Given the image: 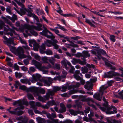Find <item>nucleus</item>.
I'll return each instance as SVG.
<instances>
[{
    "label": "nucleus",
    "mask_w": 123,
    "mask_h": 123,
    "mask_svg": "<svg viewBox=\"0 0 123 123\" xmlns=\"http://www.w3.org/2000/svg\"><path fill=\"white\" fill-rule=\"evenodd\" d=\"M25 26L27 29V30L25 31L26 34L23 33V34L25 37H27L28 36H31V35L34 36H37L38 34L36 32L34 31V30L39 31L43 30L42 28V25L40 24H39L37 26L28 25H25Z\"/></svg>",
    "instance_id": "obj_1"
},
{
    "label": "nucleus",
    "mask_w": 123,
    "mask_h": 123,
    "mask_svg": "<svg viewBox=\"0 0 123 123\" xmlns=\"http://www.w3.org/2000/svg\"><path fill=\"white\" fill-rule=\"evenodd\" d=\"M17 104H18V106H20L19 107H17L15 108L14 111H11L9 110V112L11 114L19 116L22 115L24 113L23 111L20 110V109H24L25 107L23 105H25L27 106L28 105V103L27 101L24 100L21 101L20 100L15 101L13 103V105L14 106L16 105Z\"/></svg>",
    "instance_id": "obj_2"
},
{
    "label": "nucleus",
    "mask_w": 123,
    "mask_h": 123,
    "mask_svg": "<svg viewBox=\"0 0 123 123\" xmlns=\"http://www.w3.org/2000/svg\"><path fill=\"white\" fill-rule=\"evenodd\" d=\"M2 18L4 19L5 23L8 24L12 28V29H11L9 28V26L7 25L8 27H7L8 28L7 29L4 26H3L4 28V31L6 32V34L8 35H10L11 36H12L13 34L15 35H16L17 33L14 30H16L17 28L13 26V25L10 21L7 18L5 17H2Z\"/></svg>",
    "instance_id": "obj_3"
},
{
    "label": "nucleus",
    "mask_w": 123,
    "mask_h": 123,
    "mask_svg": "<svg viewBox=\"0 0 123 123\" xmlns=\"http://www.w3.org/2000/svg\"><path fill=\"white\" fill-rule=\"evenodd\" d=\"M103 107H100L99 109L103 111H105L106 113L107 114H113L114 113H117V112L116 108L113 109V111H111V108L108 105L107 103L106 104H103Z\"/></svg>",
    "instance_id": "obj_4"
},
{
    "label": "nucleus",
    "mask_w": 123,
    "mask_h": 123,
    "mask_svg": "<svg viewBox=\"0 0 123 123\" xmlns=\"http://www.w3.org/2000/svg\"><path fill=\"white\" fill-rule=\"evenodd\" d=\"M62 63L64 65L65 68L67 70H68L70 67L71 69L69 71V72L71 73H74L75 70V68L71 65V63L67 61H62Z\"/></svg>",
    "instance_id": "obj_5"
},
{
    "label": "nucleus",
    "mask_w": 123,
    "mask_h": 123,
    "mask_svg": "<svg viewBox=\"0 0 123 123\" xmlns=\"http://www.w3.org/2000/svg\"><path fill=\"white\" fill-rule=\"evenodd\" d=\"M40 34L45 36L48 38L51 39V40L54 39L55 38V37L52 33L46 28L43 30L42 32H40Z\"/></svg>",
    "instance_id": "obj_6"
},
{
    "label": "nucleus",
    "mask_w": 123,
    "mask_h": 123,
    "mask_svg": "<svg viewBox=\"0 0 123 123\" xmlns=\"http://www.w3.org/2000/svg\"><path fill=\"white\" fill-rule=\"evenodd\" d=\"M61 88L60 87L54 86L53 88V91H49L47 93H46L44 97L47 100H49L50 96H53L54 94V92H56L57 91L61 90Z\"/></svg>",
    "instance_id": "obj_7"
},
{
    "label": "nucleus",
    "mask_w": 123,
    "mask_h": 123,
    "mask_svg": "<svg viewBox=\"0 0 123 123\" xmlns=\"http://www.w3.org/2000/svg\"><path fill=\"white\" fill-rule=\"evenodd\" d=\"M24 51L21 47H18L16 50V53L20 58H24L26 55L24 54Z\"/></svg>",
    "instance_id": "obj_8"
},
{
    "label": "nucleus",
    "mask_w": 123,
    "mask_h": 123,
    "mask_svg": "<svg viewBox=\"0 0 123 123\" xmlns=\"http://www.w3.org/2000/svg\"><path fill=\"white\" fill-rule=\"evenodd\" d=\"M119 75L118 73L115 72L113 71H109L107 73H105L104 75L105 78H111L113 77Z\"/></svg>",
    "instance_id": "obj_9"
},
{
    "label": "nucleus",
    "mask_w": 123,
    "mask_h": 123,
    "mask_svg": "<svg viewBox=\"0 0 123 123\" xmlns=\"http://www.w3.org/2000/svg\"><path fill=\"white\" fill-rule=\"evenodd\" d=\"M22 4L23 5V6H19L21 7V8H20V12L21 13L22 15H24L26 11H27L28 12V16L30 17H33L34 13L33 14L31 11L29 10H27L24 7V5L23 4Z\"/></svg>",
    "instance_id": "obj_10"
},
{
    "label": "nucleus",
    "mask_w": 123,
    "mask_h": 123,
    "mask_svg": "<svg viewBox=\"0 0 123 123\" xmlns=\"http://www.w3.org/2000/svg\"><path fill=\"white\" fill-rule=\"evenodd\" d=\"M29 104L31 106V107L34 110V111L35 113L41 114V112L37 110V107L35 105V103L34 101H31L29 102Z\"/></svg>",
    "instance_id": "obj_11"
},
{
    "label": "nucleus",
    "mask_w": 123,
    "mask_h": 123,
    "mask_svg": "<svg viewBox=\"0 0 123 123\" xmlns=\"http://www.w3.org/2000/svg\"><path fill=\"white\" fill-rule=\"evenodd\" d=\"M80 75L81 76H83L82 74L80 73V71L79 70H76L73 75L74 78L78 80H81V79Z\"/></svg>",
    "instance_id": "obj_12"
},
{
    "label": "nucleus",
    "mask_w": 123,
    "mask_h": 123,
    "mask_svg": "<svg viewBox=\"0 0 123 123\" xmlns=\"http://www.w3.org/2000/svg\"><path fill=\"white\" fill-rule=\"evenodd\" d=\"M29 45L31 47H32L33 45V48L36 50L38 49L39 47V44L36 43L34 40H30L29 41Z\"/></svg>",
    "instance_id": "obj_13"
},
{
    "label": "nucleus",
    "mask_w": 123,
    "mask_h": 123,
    "mask_svg": "<svg viewBox=\"0 0 123 123\" xmlns=\"http://www.w3.org/2000/svg\"><path fill=\"white\" fill-rule=\"evenodd\" d=\"M41 76L39 74H36V75H32V78L31 81L33 83H34L36 81L40 80V78Z\"/></svg>",
    "instance_id": "obj_14"
},
{
    "label": "nucleus",
    "mask_w": 123,
    "mask_h": 123,
    "mask_svg": "<svg viewBox=\"0 0 123 123\" xmlns=\"http://www.w3.org/2000/svg\"><path fill=\"white\" fill-rule=\"evenodd\" d=\"M16 119L17 120H21L23 123H27L28 120V117L25 116H20L17 117Z\"/></svg>",
    "instance_id": "obj_15"
},
{
    "label": "nucleus",
    "mask_w": 123,
    "mask_h": 123,
    "mask_svg": "<svg viewBox=\"0 0 123 123\" xmlns=\"http://www.w3.org/2000/svg\"><path fill=\"white\" fill-rule=\"evenodd\" d=\"M53 80L50 77H49L47 79L45 80L44 81V84L48 86H49L52 84Z\"/></svg>",
    "instance_id": "obj_16"
},
{
    "label": "nucleus",
    "mask_w": 123,
    "mask_h": 123,
    "mask_svg": "<svg viewBox=\"0 0 123 123\" xmlns=\"http://www.w3.org/2000/svg\"><path fill=\"white\" fill-rule=\"evenodd\" d=\"M98 55L100 57H101V54H102L104 55H107L106 51L103 49H100L97 50Z\"/></svg>",
    "instance_id": "obj_17"
},
{
    "label": "nucleus",
    "mask_w": 123,
    "mask_h": 123,
    "mask_svg": "<svg viewBox=\"0 0 123 123\" xmlns=\"http://www.w3.org/2000/svg\"><path fill=\"white\" fill-rule=\"evenodd\" d=\"M40 52L42 54H44L45 50L46 49L45 45L44 43H43L40 46L39 45Z\"/></svg>",
    "instance_id": "obj_18"
},
{
    "label": "nucleus",
    "mask_w": 123,
    "mask_h": 123,
    "mask_svg": "<svg viewBox=\"0 0 123 123\" xmlns=\"http://www.w3.org/2000/svg\"><path fill=\"white\" fill-rule=\"evenodd\" d=\"M84 87L88 90H90L92 89V84L90 82L87 81L86 84L84 86Z\"/></svg>",
    "instance_id": "obj_19"
},
{
    "label": "nucleus",
    "mask_w": 123,
    "mask_h": 123,
    "mask_svg": "<svg viewBox=\"0 0 123 123\" xmlns=\"http://www.w3.org/2000/svg\"><path fill=\"white\" fill-rule=\"evenodd\" d=\"M86 100L87 101H88V104L89 105L92 106L93 108H94L95 109H96V108L95 105L92 104L90 103V102H91L92 103H93L94 102V101L92 98H86Z\"/></svg>",
    "instance_id": "obj_20"
},
{
    "label": "nucleus",
    "mask_w": 123,
    "mask_h": 123,
    "mask_svg": "<svg viewBox=\"0 0 123 123\" xmlns=\"http://www.w3.org/2000/svg\"><path fill=\"white\" fill-rule=\"evenodd\" d=\"M32 61L33 63L38 69L40 68L42 66V64L41 63L35 60H33Z\"/></svg>",
    "instance_id": "obj_21"
},
{
    "label": "nucleus",
    "mask_w": 123,
    "mask_h": 123,
    "mask_svg": "<svg viewBox=\"0 0 123 123\" xmlns=\"http://www.w3.org/2000/svg\"><path fill=\"white\" fill-rule=\"evenodd\" d=\"M82 57L85 59L87 57H89L90 55L89 53V52L88 51H84L82 52Z\"/></svg>",
    "instance_id": "obj_22"
},
{
    "label": "nucleus",
    "mask_w": 123,
    "mask_h": 123,
    "mask_svg": "<svg viewBox=\"0 0 123 123\" xmlns=\"http://www.w3.org/2000/svg\"><path fill=\"white\" fill-rule=\"evenodd\" d=\"M16 25L17 27H19V28L21 31L23 30L25 28V26L23 25H20L19 21H18L16 23Z\"/></svg>",
    "instance_id": "obj_23"
},
{
    "label": "nucleus",
    "mask_w": 123,
    "mask_h": 123,
    "mask_svg": "<svg viewBox=\"0 0 123 123\" xmlns=\"http://www.w3.org/2000/svg\"><path fill=\"white\" fill-rule=\"evenodd\" d=\"M52 45L54 47V49H57L59 48V46L56 44L58 42V41L56 39H53Z\"/></svg>",
    "instance_id": "obj_24"
},
{
    "label": "nucleus",
    "mask_w": 123,
    "mask_h": 123,
    "mask_svg": "<svg viewBox=\"0 0 123 123\" xmlns=\"http://www.w3.org/2000/svg\"><path fill=\"white\" fill-rule=\"evenodd\" d=\"M52 41L49 40H47L46 41H45L44 42V43L45 45L48 47H51L52 46V45L53 40Z\"/></svg>",
    "instance_id": "obj_25"
},
{
    "label": "nucleus",
    "mask_w": 123,
    "mask_h": 123,
    "mask_svg": "<svg viewBox=\"0 0 123 123\" xmlns=\"http://www.w3.org/2000/svg\"><path fill=\"white\" fill-rule=\"evenodd\" d=\"M108 87V86H102L100 87V92L102 96L104 92V90L107 88Z\"/></svg>",
    "instance_id": "obj_26"
},
{
    "label": "nucleus",
    "mask_w": 123,
    "mask_h": 123,
    "mask_svg": "<svg viewBox=\"0 0 123 123\" xmlns=\"http://www.w3.org/2000/svg\"><path fill=\"white\" fill-rule=\"evenodd\" d=\"M60 106L61 108L59 110L60 112L62 113L65 112L66 111V108L64 105L63 104H61Z\"/></svg>",
    "instance_id": "obj_27"
},
{
    "label": "nucleus",
    "mask_w": 123,
    "mask_h": 123,
    "mask_svg": "<svg viewBox=\"0 0 123 123\" xmlns=\"http://www.w3.org/2000/svg\"><path fill=\"white\" fill-rule=\"evenodd\" d=\"M101 94L100 93H96L95 94L93 95V97L98 100L99 101H100L102 98V97L100 96V94Z\"/></svg>",
    "instance_id": "obj_28"
},
{
    "label": "nucleus",
    "mask_w": 123,
    "mask_h": 123,
    "mask_svg": "<svg viewBox=\"0 0 123 123\" xmlns=\"http://www.w3.org/2000/svg\"><path fill=\"white\" fill-rule=\"evenodd\" d=\"M51 66L49 64L46 67L45 66H41L40 68L38 69L40 71H43L45 69H48L49 68H51Z\"/></svg>",
    "instance_id": "obj_29"
},
{
    "label": "nucleus",
    "mask_w": 123,
    "mask_h": 123,
    "mask_svg": "<svg viewBox=\"0 0 123 123\" xmlns=\"http://www.w3.org/2000/svg\"><path fill=\"white\" fill-rule=\"evenodd\" d=\"M6 60L8 62V65L10 67H12L13 65L12 64V62H13L12 60L10 58L8 57H7L6 58Z\"/></svg>",
    "instance_id": "obj_30"
},
{
    "label": "nucleus",
    "mask_w": 123,
    "mask_h": 123,
    "mask_svg": "<svg viewBox=\"0 0 123 123\" xmlns=\"http://www.w3.org/2000/svg\"><path fill=\"white\" fill-rule=\"evenodd\" d=\"M36 120L38 123H45V119L40 117H38L36 118Z\"/></svg>",
    "instance_id": "obj_31"
},
{
    "label": "nucleus",
    "mask_w": 123,
    "mask_h": 123,
    "mask_svg": "<svg viewBox=\"0 0 123 123\" xmlns=\"http://www.w3.org/2000/svg\"><path fill=\"white\" fill-rule=\"evenodd\" d=\"M69 111L71 114L74 116L76 115L79 113L78 111H74L72 109L69 110Z\"/></svg>",
    "instance_id": "obj_32"
},
{
    "label": "nucleus",
    "mask_w": 123,
    "mask_h": 123,
    "mask_svg": "<svg viewBox=\"0 0 123 123\" xmlns=\"http://www.w3.org/2000/svg\"><path fill=\"white\" fill-rule=\"evenodd\" d=\"M68 89H72V90H71L70 91V93L71 94H73L76 93L77 91L76 90H74L73 88V86H68Z\"/></svg>",
    "instance_id": "obj_33"
},
{
    "label": "nucleus",
    "mask_w": 123,
    "mask_h": 123,
    "mask_svg": "<svg viewBox=\"0 0 123 123\" xmlns=\"http://www.w3.org/2000/svg\"><path fill=\"white\" fill-rule=\"evenodd\" d=\"M45 96V95L44 96V97L45 98V99L40 96H38V99L39 100L43 102H44L46 100V98L44 97V96Z\"/></svg>",
    "instance_id": "obj_34"
},
{
    "label": "nucleus",
    "mask_w": 123,
    "mask_h": 123,
    "mask_svg": "<svg viewBox=\"0 0 123 123\" xmlns=\"http://www.w3.org/2000/svg\"><path fill=\"white\" fill-rule=\"evenodd\" d=\"M29 90L32 92H35L37 94V95H38V93L37 92V88L35 87H33L29 89Z\"/></svg>",
    "instance_id": "obj_35"
},
{
    "label": "nucleus",
    "mask_w": 123,
    "mask_h": 123,
    "mask_svg": "<svg viewBox=\"0 0 123 123\" xmlns=\"http://www.w3.org/2000/svg\"><path fill=\"white\" fill-rule=\"evenodd\" d=\"M85 22L89 24L92 27L94 28H95L96 27L94 25L92 24L89 19H86Z\"/></svg>",
    "instance_id": "obj_36"
},
{
    "label": "nucleus",
    "mask_w": 123,
    "mask_h": 123,
    "mask_svg": "<svg viewBox=\"0 0 123 123\" xmlns=\"http://www.w3.org/2000/svg\"><path fill=\"white\" fill-rule=\"evenodd\" d=\"M13 38H10L8 39L6 41L7 45L8 44H13Z\"/></svg>",
    "instance_id": "obj_37"
},
{
    "label": "nucleus",
    "mask_w": 123,
    "mask_h": 123,
    "mask_svg": "<svg viewBox=\"0 0 123 123\" xmlns=\"http://www.w3.org/2000/svg\"><path fill=\"white\" fill-rule=\"evenodd\" d=\"M81 71L82 73L85 74L87 72L88 70L87 67H84L83 68H82Z\"/></svg>",
    "instance_id": "obj_38"
},
{
    "label": "nucleus",
    "mask_w": 123,
    "mask_h": 123,
    "mask_svg": "<svg viewBox=\"0 0 123 123\" xmlns=\"http://www.w3.org/2000/svg\"><path fill=\"white\" fill-rule=\"evenodd\" d=\"M79 59H77L76 58H73L71 61V62L73 64H75L79 62Z\"/></svg>",
    "instance_id": "obj_39"
},
{
    "label": "nucleus",
    "mask_w": 123,
    "mask_h": 123,
    "mask_svg": "<svg viewBox=\"0 0 123 123\" xmlns=\"http://www.w3.org/2000/svg\"><path fill=\"white\" fill-rule=\"evenodd\" d=\"M17 16L14 14L13 16L11 18V20H12L13 23H14L15 20H17Z\"/></svg>",
    "instance_id": "obj_40"
},
{
    "label": "nucleus",
    "mask_w": 123,
    "mask_h": 123,
    "mask_svg": "<svg viewBox=\"0 0 123 123\" xmlns=\"http://www.w3.org/2000/svg\"><path fill=\"white\" fill-rule=\"evenodd\" d=\"M44 53H45L48 55H52L53 53L52 51L49 49H47L46 51H44Z\"/></svg>",
    "instance_id": "obj_41"
},
{
    "label": "nucleus",
    "mask_w": 123,
    "mask_h": 123,
    "mask_svg": "<svg viewBox=\"0 0 123 123\" xmlns=\"http://www.w3.org/2000/svg\"><path fill=\"white\" fill-rule=\"evenodd\" d=\"M15 74L16 77L18 78H20L22 77V73H18L17 72H15Z\"/></svg>",
    "instance_id": "obj_42"
},
{
    "label": "nucleus",
    "mask_w": 123,
    "mask_h": 123,
    "mask_svg": "<svg viewBox=\"0 0 123 123\" xmlns=\"http://www.w3.org/2000/svg\"><path fill=\"white\" fill-rule=\"evenodd\" d=\"M9 48L10 51L12 53H16V47L10 46H9Z\"/></svg>",
    "instance_id": "obj_43"
},
{
    "label": "nucleus",
    "mask_w": 123,
    "mask_h": 123,
    "mask_svg": "<svg viewBox=\"0 0 123 123\" xmlns=\"http://www.w3.org/2000/svg\"><path fill=\"white\" fill-rule=\"evenodd\" d=\"M28 99L30 100H32L34 99V97L33 95L30 93H28L27 94Z\"/></svg>",
    "instance_id": "obj_44"
},
{
    "label": "nucleus",
    "mask_w": 123,
    "mask_h": 123,
    "mask_svg": "<svg viewBox=\"0 0 123 123\" xmlns=\"http://www.w3.org/2000/svg\"><path fill=\"white\" fill-rule=\"evenodd\" d=\"M74 55L77 57H82V53L78 52L76 54H74Z\"/></svg>",
    "instance_id": "obj_45"
},
{
    "label": "nucleus",
    "mask_w": 123,
    "mask_h": 123,
    "mask_svg": "<svg viewBox=\"0 0 123 123\" xmlns=\"http://www.w3.org/2000/svg\"><path fill=\"white\" fill-rule=\"evenodd\" d=\"M79 63L80 64L84 65L86 64V60L85 59H84L83 61H81L80 59L79 60Z\"/></svg>",
    "instance_id": "obj_46"
},
{
    "label": "nucleus",
    "mask_w": 123,
    "mask_h": 123,
    "mask_svg": "<svg viewBox=\"0 0 123 123\" xmlns=\"http://www.w3.org/2000/svg\"><path fill=\"white\" fill-rule=\"evenodd\" d=\"M49 62L53 65H54V63L55 61V60L54 58H52L51 59H49Z\"/></svg>",
    "instance_id": "obj_47"
},
{
    "label": "nucleus",
    "mask_w": 123,
    "mask_h": 123,
    "mask_svg": "<svg viewBox=\"0 0 123 123\" xmlns=\"http://www.w3.org/2000/svg\"><path fill=\"white\" fill-rule=\"evenodd\" d=\"M88 116L89 118L90 122H91L93 120V119L91 117L93 116V113H91L90 114H88Z\"/></svg>",
    "instance_id": "obj_48"
},
{
    "label": "nucleus",
    "mask_w": 123,
    "mask_h": 123,
    "mask_svg": "<svg viewBox=\"0 0 123 123\" xmlns=\"http://www.w3.org/2000/svg\"><path fill=\"white\" fill-rule=\"evenodd\" d=\"M4 26H6L7 27H8V26L7 25H6L5 23L3 22H1L0 23V30L2 29L3 27Z\"/></svg>",
    "instance_id": "obj_49"
},
{
    "label": "nucleus",
    "mask_w": 123,
    "mask_h": 123,
    "mask_svg": "<svg viewBox=\"0 0 123 123\" xmlns=\"http://www.w3.org/2000/svg\"><path fill=\"white\" fill-rule=\"evenodd\" d=\"M7 12L10 14H12V13L11 10V8L10 7H7L6 9Z\"/></svg>",
    "instance_id": "obj_50"
},
{
    "label": "nucleus",
    "mask_w": 123,
    "mask_h": 123,
    "mask_svg": "<svg viewBox=\"0 0 123 123\" xmlns=\"http://www.w3.org/2000/svg\"><path fill=\"white\" fill-rule=\"evenodd\" d=\"M19 89L23 91H25L26 89V87L24 85L21 86H19Z\"/></svg>",
    "instance_id": "obj_51"
},
{
    "label": "nucleus",
    "mask_w": 123,
    "mask_h": 123,
    "mask_svg": "<svg viewBox=\"0 0 123 123\" xmlns=\"http://www.w3.org/2000/svg\"><path fill=\"white\" fill-rule=\"evenodd\" d=\"M20 85V83L19 81H16L14 85V86L15 87V88L17 89L18 88V87Z\"/></svg>",
    "instance_id": "obj_52"
},
{
    "label": "nucleus",
    "mask_w": 123,
    "mask_h": 123,
    "mask_svg": "<svg viewBox=\"0 0 123 123\" xmlns=\"http://www.w3.org/2000/svg\"><path fill=\"white\" fill-rule=\"evenodd\" d=\"M110 39L111 41L113 42L115 41V37L113 35L110 36Z\"/></svg>",
    "instance_id": "obj_53"
},
{
    "label": "nucleus",
    "mask_w": 123,
    "mask_h": 123,
    "mask_svg": "<svg viewBox=\"0 0 123 123\" xmlns=\"http://www.w3.org/2000/svg\"><path fill=\"white\" fill-rule=\"evenodd\" d=\"M91 53L92 54L95 55L96 56H97L98 58L99 59H100V57L98 56V55L97 54V53L96 52L93 50H91Z\"/></svg>",
    "instance_id": "obj_54"
},
{
    "label": "nucleus",
    "mask_w": 123,
    "mask_h": 123,
    "mask_svg": "<svg viewBox=\"0 0 123 123\" xmlns=\"http://www.w3.org/2000/svg\"><path fill=\"white\" fill-rule=\"evenodd\" d=\"M39 92L42 94H44L45 93V91L44 89L41 88L39 90Z\"/></svg>",
    "instance_id": "obj_55"
},
{
    "label": "nucleus",
    "mask_w": 123,
    "mask_h": 123,
    "mask_svg": "<svg viewBox=\"0 0 123 123\" xmlns=\"http://www.w3.org/2000/svg\"><path fill=\"white\" fill-rule=\"evenodd\" d=\"M50 29L51 31H54L55 32V33L57 35H58V34H59L58 33H59V31L57 30L52 28H51Z\"/></svg>",
    "instance_id": "obj_56"
},
{
    "label": "nucleus",
    "mask_w": 123,
    "mask_h": 123,
    "mask_svg": "<svg viewBox=\"0 0 123 123\" xmlns=\"http://www.w3.org/2000/svg\"><path fill=\"white\" fill-rule=\"evenodd\" d=\"M21 69L24 71H26L28 70V68L25 66L21 67Z\"/></svg>",
    "instance_id": "obj_57"
},
{
    "label": "nucleus",
    "mask_w": 123,
    "mask_h": 123,
    "mask_svg": "<svg viewBox=\"0 0 123 123\" xmlns=\"http://www.w3.org/2000/svg\"><path fill=\"white\" fill-rule=\"evenodd\" d=\"M14 67L15 70H19V66L17 65V63H15L14 64Z\"/></svg>",
    "instance_id": "obj_58"
},
{
    "label": "nucleus",
    "mask_w": 123,
    "mask_h": 123,
    "mask_svg": "<svg viewBox=\"0 0 123 123\" xmlns=\"http://www.w3.org/2000/svg\"><path fill=\"white\" fill-rule=\"evenodd\" d=\"M70 38L72 39H73L74 40H77L79 39L80 38V37L78 36H76L75 37H70Z\"/></svg>",
    "instance_id": "obj_59"
},
{
    "label": "nucleus",
    "mask_w": 123,
    "mask_h": 123,
    "mask_svg": "<svg viewBox=\"0 0 123 123\" xmlns=\"http://www.w3.org/2000/svg\"><path fill=\"white\" fill-rule=\"evenodd\" d=\"M87 66L88 68H94V66L93 64L90 65L89 64H87L86 65ZM90 70V69H89Z\"/></svg>",
    "instance_id": "obj_60"
},
{
    "label": "nucleus",
    "mask_w": 123,
    "mask_h": 123,
    "mask_svg": "<svg viewBox=\"0 0 123 123\" xmlns=\"http://www.w3.org/2000/svg\"><path fill=\"white\" fill-rule=\"evenodd\" d=\"M62 88L61 91L62 92H64L66 91L67 88L66 86H63L62 87Z\"/></svg>",
    "instance_id": "obj_61"
},
{
    "label": "nucleus",
    "mask_w": 123,
    "mask_h": 123,
    "mask_svg": "<svg viewBox=\"0 0 123 123\" xmlns=\"http://www.w3.org/2000/svg\"><path fill=\"white\" fill-rule=\"evenodd\" d=\"M90 111V108L89 107H87V109H86L85 111V112L86 115H87V114Z\"/></svg>",
    "instance_id": "obj_62"
},
{
    "label": "nucleus",
    "mask_w": 123,
    "mask_h": 123,
    "mask_svg": "<svg viewBox=\"0 0 123 123\" xmlns=\"http://www.w3.org/2000/svg\"><path fill=\"white\" fill-rule=\"evenodd\" d=\"M27 79H22L20 80V82L26 84Z\"/></svg>",
    "instance_id": "obj_63"
},
{
    "label": "nucleus",
    "mask_w": 123,
    "mask_h": 123,
    "mask_svg": "<svg viewBox=\"0 0 123 123\" xmlns=\"http://www.w3.org/2000/svg\"><path fill=\"white\" fill-rule=\"evenodd\" d=\"M55 68L58 70H59L60 68V65L58 64H56L55 66Z\"/></svg>",
    "instance_id": "obj_64"
}]
</instances>
